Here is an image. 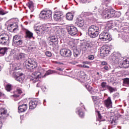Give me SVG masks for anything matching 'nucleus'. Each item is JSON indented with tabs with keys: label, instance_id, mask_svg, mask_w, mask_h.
<instances>
[{
	"label": "nucleus",
	"instance_id": "obj_1",
	"mask_svg": "<svg viewBox=\"0 0 129 129\" xmlns=\"http://www.w3.org/2000/svg\"><path fill=\"white\" fill-rule=\"evenodd\" d=\"M100 28L98 26H91L89 28L88 34L91 38H96L99 35Z\"/></svg>",
	"mask_w": 129,
	"mask_h": 129
},
{
	"label": "nucleus",
	"instance_id": "obj_2",
	"mask_svg": "<svg viewBox=\"0 0 129 129\" xmlns=\"http://www.w3.org/2000/svg\"><path fill=\"white\" fill-rule=\"evenodd\" d=\"M24 65L26 67V68L29 69V70H33V69H35V68L38 67V63L37 61L31 59L26 60L24 63Z\"/></svg>",
	"mask_w": 129,
	"mask_h": 129
},
{
	"label": "nucleus",
	"instance_id": "obj_3",
	"mask_svg": "<svg viewBox=\"0 0 129 129\" xmlns=\"http://www.w3.org/2000/svg\"><path fill=\"white\" fill-rule=\"evenodd\" d=\"M120 58H121V55L118 52H113L110 57V59L112 60V62L115 64H118V65L122 61Z\"/></svg>",
	"mask_w": 129,
	"mask_h": 129
},
{
	"label": "nucleus",
	"instance_id": "obj_4",
	"mask_svg": "<svg viewBox=\"0 0 129 129\" xmlns=\"http://www.w3.org/2000/svg\"><path fill=\"white\" fill-rule=\"evenodd\" d=\"M44 70L41 68H38V70L35 72H34L32 73L34 81H38L39 78H43L44 77V74L43 73Z\"/></svg>",
	"mask_w": 129,
	"mask_h": 129
},
{
	"label": "nucleus",
	"instance_id": "obj_5",
	"mask_svg": "<svg viewBox=\"0 0 129 129\" xmlns=\"http://www.w3.org/2000/svg\"><path fill=\"white\" fill-rule=\"evenodd\" d=\"M10 43V36L7 33H2L0 35V44L8 46Z\"/></svg>",
	"mask_w": 129,
	"mask_h": 129
},
{
	"label": "nucleus",
	"instance_id": "obj_6",
	"mask_svg": "<svg viewBox=\"0 0 129 129\" xmlns=\"http://www.w3.org/2000/svg\"><path fill=\"white\" fill-rule=\"evenodd\" d=\"M52 17V11L51 10H43L39 14V18L41 20H48Z\"/></svg>",
	"mask_w": 129,
	"mask_h": 129
},
{
	"label": "nucleus",
	"instance_id": "obj_7",
	"mask_svg": "<svg viewBox=\"0 0 129 129\" xmlns=\"http://www.w3.org/2000/svg\"><path fill=\"white\" fill-rule=\"evenodd\" d=\"M111 51V47L108 45L103 46L100 49V55L102 57H106Z\"/></svg>",
	"mask_w": 129,
	"mask_h": 129
},
{
	"label": "nucleus",
	"instance_id": "obj_8",
	"mask_svg": "<svg viewBox=\"0 0 129 129\" xmlns=\"http://www.w3.org/2000/svg\"><path fill=\"white\" fill-rule=\"evenodd\" d=\"M99 39L102 41H108V42L112 40V38L107 32H102L99 35Z\"/></svg>",
	"mask_w": 129,
	"mask_h": 129
},
{
	"label": "nucleus",
	"instance_id": "obj_9",
	"mask_svg": "<svg viewBox=\"0 0 129 129\" xmlns=\"http://www.w3.org/2000/svg\"><path fill=\"white\" fill-rule=\"evenodd\" d=\"M67 30L71 36H75L76 35H77V33H78L77 28L73 25L68 26L67 28Z\"/></svg>",
	"mask_w": 129,
	"mask_h": 129
},
{
	"label": "nucleus",
	"instance_id": "obj_10",
	"mask_svg": "<svg viewBox=\"0 0 129 129\" xmlns=\"http://www.w3.org/2000/svg\"><path fill=\"white\" fill-rule=\"evenodd\" d=\"M60 54L61 56H63V57H71L72 52L70 49L63 48L60 50Z\"/></svg>",
	"mask_w": 129,
	"mask_h": 129
},
{
	"label": "nucleus",
	"instance_id": "obj_11",
	"mask_svg": "<svg viewBox=\"0 0 129 129\" xmlns=\"http://www.w3.org/2000/svg\"><path fill=\"white\" fill-rule=\"evenodd\" d=\"M111 13H112L111 9H105L102 12V16L103 18L109 19L110 18H112V16H113V15L111 14Z\"/></svg>",
	"mask_w": 129,
	"mask_h": 129
},
{
	"label": "nucleus",
	"instance_id": "obj_12",
	"mask_svg": "<svg viewBox=\"0 0 129 129\" xmlns=\"http://www.w3.org/2000/svg\"><path fill=\"white\" fill-rule=\"evenodd\" d=\"M63 17V12L62 11H60L59 10L55 11L53 19L54 21H56L57 22L59 21H61V18Z\"/></svg>",
	"mask_w": 129,
	"mask_h": 129
},
{
	"label": "nucleus",
	"instance_id": "obj_13",
	"mask_svg": "<svg viewBox=\"0 0 129 129\" xmlns=\"http://www.w3.org/2000/svg\"><path fill=\"white\" fill-rule=\"evenodd\" d=\"M18 28V25L16 23L9 24L8 26V30H10L11 32H14V33H16V32L19 30Z\"/></svg>",
	"mask_w": 129,
	"mask_h": 129
},
{
	"label": "nucleus",
	"instance_id": "obj_14",
	"mask_svg": "<svg viewBox=\"0 0 129 129\" xmlns=\"http://www.w3.org/2000/svg\"><path fill=\"white\" fill-rule=\"evenodd\" d=\"M104 104L108 109L111 108L112 107V101H111V98L108 97L107 99L104 101Z\"/></svg>",
	"mask_w": 129,
	"mask_h": 129
},
{
	"label": "nucleus",
	"instance_id": "obj_15",
	"mask_svg": "<svg viewBox=\"0 0 129 129\" xmlns=\"http://www.w3.org/2000/svg\"><path fill=\"white\" fill-rule=\"evenodd\" d=\"M9 116V113H8V110L5 108L0 109V117L1 118H7Z\"/></svg>",
	"mask_w": 129,
	"mask_h": 129
},
{
	"label": "nucleus",
	"instance_id": "obj_16",
	"mask_svg": "<svg viewBox=\"0 0 129 129\" xmlns=\"http://www.w3.org/2000/svg\"><path fill=\"white\" fill-rule=\"evenodd\" d=\"M119 66L122 68H128L129 67V59H126L122 62H119Z\"/></svg>",
	"mask_w": 129,
	"mask_h": 129
},
{
	"label": "nucleus",
	"instance_id": "obj_17",
	"mask_svg": "<svg viewBox=\"0 0 129 129\" xmlns=\"http://www.w3.org/2000/svg\"><path fill=\"white\" fill-rule=\"evenodd\" d=\"M23 75H24L23 74H21L20 73H17L16 74V77H15V79L16 80H17V81H18L19 82H22V81H23V80H24V76H23Z\"/></svg>",
	"mask_w": 129,
	"mask_h": 129
},
{
	"label": "nucleus",
	"instance_id": "obj_18",
	"mask_svg": "<svg viewBox=\"0 0 129 129\" xmlns=\"http://www.w3.org/2000/svg\"><path fill=\"white\" fill-rule=\"evenodd\" d=\"M37 104H38V101L37 100H34L30 101L29 102V109H34V108H36Z\"/></svg>",
	"mask_w": 129,
	"mask_h": 129
},
{
	"label": "nucleus",
	"instance_id": "obj_19",
	"mask_svg": "<svg viewBox=\"0 0 129 129\" xmlns=\"http://www.w3.org/2000/svg\"><path fill=\"white\" fill-rule=\"evenodd\" d=\"M28 109V105L27 104H23L18 107V109L20 112H24Z\"/></svg>",
	"mask_w": 129,
	"mask_h": 129
},
{
	"label": "nucleus",
	"instance_id": "obj_20",
	"mask_svg": "<svg viewBox=\"0 0 129 129\" xmlns=\"http://www.w3.org/2000/svg\"><path fill=\"white\" fill-rule=\"evenodd\" d=\"M76 24L78 26V27H83L85 24V21L83 19H77Z\"/></svg>",
	"mask_w": 129,
	"mask_h": 129
},
{
	"label": "nucleus",
	"instance_id": "obj_21",
	"mask_svg": "<svg viewBox=\"0 0 129 129\" xmlns=\"http://www.w3.org/2000/svg\"><path fill=\"white\" fill-rule=\"evenodd\" d=\"M81 105H82V108H78L77 110L79 112V115L80 116V117H84V113L83 112V111H82L83 108H85L84 107V106H83V104H81Z\"/></svg>",
	"mask_w": 129,
	"mask_h": 129
},
{
	"label": "nucleus",
	"instance_id": "obj_22",
	"mask_svg": "<svg viewBox=\"0 0 129 129\" xmlns=\"http://www.w3.org/2000/svg\"><path fill=\"white\" fill-rule=\"evenodd\" d=\"M21 93H23L22 90L20 89H17L16 91V94L14 95V99L16 100V98H17L18 99H20V95H21Z\"/></svg>",
	"mask_w": 129,
	"mask_h": 129
},
{
	"label": "nucleus",
	"instance_id": "obj_23",
	"mask_svg": "<svg viewBox=\"0 0 129 129\" xmlns=\"http://www.w3.org/2000/svg\"><path fill=\"white\" fill-rule=\"evenodd\" d=\"M111 15H113L112 18H118L120 16V13L116 12L112 9H111Z\"/></svg>",
	"mask_w": 129,
	"mask_h": 129
},
{
	"label": "nucleus",
	"instance_id": "obj_24",
	"mask_svg": "<svg viewBox=\"0 0 129 129\" xmlns=\"http://www.w3.org/2000/svg\"><path fill=\"white\" fill-rule=\"evenodd\" d=\"M27 6L28 7L29 9H30L31 12H34V3L31 1H29L27 4Z\"/></svg>",
	"mask_w": 129,
	"mask_h": 129
},
{
	"label": "nucleus",
	"instance_id": "obj_25",
	"mask_svg": "<svg viewBox=\"0 0 129 129\" xmlns=\"http://www.w3.org/2000/svg\"><path fill=\"white\" fill-rule=\"evenodd\" d=\"M25 34L26 38H28V39H31V38H33V33L31 31L27 30L25 31Z\"/></svg>",
	"mask_w": 129,
	"mask_h": 129
},
{
	"label": "nucleus",
	"instance_id": "obj_26",
	"mask_svg": "<svg viewBox=\"0 0 129 129\" xmlns=\"http://www.w3.org/2000/svg\"><path fill=\"white\" fill-rule=\"evenodd\" d=\"M93 100L95 104H99V103H100V98L99 97L93 96Z\"/></svg>",
	"mask_w": 129,
	"mask_h": 129
},
{
	"label": "nucleus",
	"instance_id": "obj_27",
	"mask_svg": "<svg viewBox=\"0 0 129 129\" xmlns=\"http://www.w3.org/2000/svg\"><path fill=\"white\" fill-rule=\"evenodd\" d=\"M50 42L52 43H58V38L56 36H51L49 37Z\"/></svg>",
	"mask_w": 129,
	"mask_h": 129
},
{
	"label": "nucleus",
	"instance_id": "obj_28",
	"mask_svg": "<svg viewBox=\"0 0 129 129\" xmlns=\"http://www.w3.org/2000/svg\"><path fill=\"white\" fill-rule=\"evenodd\" d=\"M8 48L7 47H0V56H4L6 54Z\"/></svg>",
	"mask_w": 129,
	"mask_h": 129
},
{
	"label": "nucleus",
	"instance_id": "obj_29",
	"mask_svg": "<svg viewBox=\"0 0 129 129\" xmlns=\"http://www.w3.org/2000/svg\"><path fill=\"white\" fill-rule=\"evenodd\" d=\"M97 113L98 116V118L97 119V121L99 122L100 123V122H102V121H105V119L102 118V116H101V115L99 113V111H97Z\"/></svg>",
	"mask_w": 129,
	"mask_h": 129
},
{
	"label": "nucleus",
	"instance_id": "obj_30",
	"mask_svg": "<svg viewBox=\"0 0 129 129\" xmlns=\"http://www.w3.org/2000/svg\"><path fill=\"white\" fill-rule=\"evenodd\" d=\"M113 27V24L111 22H108L105 26L106 29L107 30H110L112 29Z\"/></svg>",
	"mask_w": 129,
	"mask_h": 129
},
{
	"label": "nucleus",
	"instance_id": "obj_31",
	"mask_svg": "<svg viewBox=\"0 0 129 129\" xmlns=\"http://www.w3.org/2000/svg\"><path fill=\"white\" fill-rule=\"evenodd\" d=\"M73 17L74 15L71 13H67L66 15V18L68 20V21H72V20H73Z\"/></svg>",
	"mask_w": 129,
	"mask_h": 129
},
{
	"label": "nucleus",
	"instance_id": "obj_32",
	"mask_svg": "<svg viewBox=\"0 0 129 129\" xmlns=\"http://www.w3.org/2000/svg\"><path fill=\"white\" fill-rule=\"evenodd\" d=\"M50 28V26L48 25H43L41 26V29H42V32H44V31H46L48 32V29Z\"/></svg>",
	"mask_w": 129,
	"mask_h": 129
},
{
	"label": "nucleus",
	"instance_id": "obj_33",
	"mask_svg": "<svg viewBox=\"0 0 129 129\" xmlns=\"http://www.w3.org/2000/svg\"><path fill=\"white\" fill-rule=\"evenodd\" d=\"M86 47H84L83 45H81V48H82V50H83V51H85V50H86V47H87L88 48H92V44H90V43H86Z\"/></svg>",
	"mask_w": 129,
	"mask_h": 129
},
{
	"label": "nucleus",
	"instance_id": "obj_34",
	"mask_svg": "<svg viewBox=\"0 0 129 129\" xmlns=\"http://www.w3.org/2000/svg\"><path fill=\"white\" fill-rule=\"evenodd\" d=\"M123 85L124 86H129V78L123 79Z\"/></svg>",
	"mask_w": 129,
	"mask_h": 129
},
{
	"label": "nucleus",
	"instance_id": "obj_35",
	"mask_svg": "<svg viewBox=\"0 0 129 129\" xmlns=\"http://www.w3.org/2000/svg\"><path fill=\"white\" fill-rule=\"evenodd\" d=\"M80 50L78 49H75L74 50V55L75 57H77L79 55H80Z\"/></svg>",
	"mask_w": 129,
	"mask_h": 129
},
{
	"label": "nucleus",
	"instance_id": "obj_36",
	"mask_svg": "<svg viewBox=\"0 0 129 129\" xmlns=\"http://www.w3.org/2000/svg\"><path fill=\"white\" fill-rule=\"evenodd\" d=\"M42 26H34V30L36 31V33H39L40 32H42Z\"/></svg>",
	"mask_w": 129,
	"mask_h": 129
},
{
	"label": "nucleus",
	"instance_id": "obj_37",
	"mask_svg": "<svg viewBox=\"0 0 129 129\" xmlns=\"http://www.w3.org/2000/svg\"><path fill=\"white\" fill-rule=\"evenodd\" d=\"M26 58V54L25 53H20L18 55L17 59L19 60V59H24Z\"/></svg>",
	"mask_w": 129,
	"mask_h": 129
},
{
	"label": "nucleus",
	"instance_id": "obj_38",
	"mask_svg": "<svg viewBox=\"0 0 129 129\" xmlns=\"http://www.w3.org/2000/svg\"><path fill=\"white\" fill-rule=\"evenodd\" d=\"M9 13V11H6L4 9L0 8V16H5Z\"/></svg>",
	"mask_w": 129,
	"mask_h": 129
},
{
	"label": "nucleus",
	"instance_id": "obj_39",
	"mask_svg": "<svg viewBox=\"0 0 129 129\" xmlns=\"http://www.w3.org/2000/svg\"><path fill=\"white\" fill-rule=\"evenodd\" d=\"M53 73H55V71L52 70H48L46 72V73L43 75V77L45 76H47V75H50V74H53Z\"/></svg>",
	"mask_w": 129,
	"mask_h": 129
},
{
	"label": "nucleus",
	"instance_id": "obj_40",
	"mask_svg": "<svg viewBox=\"0 0 129 129\" xmlns=\"http://www.w3.org/2000/svg\"><path fill=\"white\" fill-rule=\"evenodd\" d=\"M13 43L16 45V46H20L23 44V41L20 39L17 41H14Z\"/></svg>",
	"mask_w": 129,
	"mask_h": 129
},
{
	"label": "nucleus",
	"instance_id": "obj_41",
	"mask_svg": "<svg viewBox=\"0 0 129 129\" xmlns=\"http://www.w3.org/2000/svg\"><path fill=\"white\" fill-rule=\"evenodd\" d=\"M107 89H108L111 93L114 91H115V89L110 86H107Z\"/></svg>",
	"mask_w": 129,
	"mask_h": 129
},
{
	"label": "nucleus",
	"instance_id": "obj_42",
	"mask_svg": "<svg viewBox=\"0 0 129 129\" xmlns=\"http://www.w3.org/2000/svg\"><path fill=\"white\" fill-rule=\"evenodd\" d=\"M19 40H21L20 39V36L19 35H15V36H14L13 40V42H16L17 41H19Z\"/></svg>",
	"mask_w": 129,
	"mask_h": 129
},
{
	"label": "nucleus",
	"instance_id": "obj_43",
	"mask_svg": "<svg viewBox=\"0 0 129 129\" xmlns=\"http://www.w3.org/2000/svg\"><path fill=\"white\" fill-rule=\"evenodd\" d=\"M86 88L89 91V92H91L93 90L92 87L90 86L89 85H86Z\"/></svg>",
	"mask_w": 129,
	"mask_h": 129
},
{
	"label": "nucleus",
	"instance_id": "obj_44",
	"mask_svg": "<svg viewBox=\"0 0 129 129\" xmlns=\"http://www.w3.org/2000/svg\"><path fill=\"white\" fill-rule=\"evenodd\" d=\"M101 86L102 88H107V86H108V85H106V82H103L101 83Z\"/></svg>",
	"mask_w": 129,
	"mask_h": 129
},
{
	"label": "nucleus",
	"instance_id": "obj_45",
	"mask_svg": "<svg viewBox=\"0 0 129 129\" xmlns=\"http://www.w3.org/2000/svg\"><path fill=\"white\" fill-rule=\"evenodd\" d=\"M83 15H84L85 17H89V16H92V13L90 12H84L83 13Z\"/></svg>",
	"mask_w": 129,
	"mask_h": 129
},
{
	"label": "nucleus",
	"instance_id": "obj_46",
	"mask_svg": "<svg viewBox=\"0 0 129 129\" xmlns=\"http://www.w3.org/2000/svg\"><path fill=\"white\" fill-rule=\"evenodd\" d=\"M81 3L83 4H89V3H91L92 0H80Z\"/></svg>",
	"mask_w": 129,
	"mask_h": 129
},
{
	"label": "nucleus",
	"instance_id": "obj_47",
	"mask_svg": "<svg viewBox=\"0 0 129 129\" xmlns=\"http://www.w3.org/2000/svg\"><path fill=\"white\" fill-rule=\"evenodd\" d=\"M6 89L7 90V91H11L12 90V85H7L6 86Z\"/></svg>",
	"mask_w": 129,
	"mask_h": 129
},
{
	"label": "nucleus",
	"instance_id": "obj_48",
	"mask_svg": "<svg viewBox=\"0 0 129 129\" xmlns=\"http://www.w3.org/2000/svg\"><path fill=\"white\" fill-rule=\"evenodd\" d=\"M80 77V78H82V79L85 78V73L83 72H81Z\"/></svg>",
	"mask_w": 129,
	"mask_h": 129
},
{
	"label": "nucleus",
	"instance_id": "obj_49",
	"mask_svg": "<svg viewBox=\"0 0 129 129\" xmlns=\"http://www.w3.org/2000/svg\"><path fill=\"white\" fill-rule=\"evenodd\" d=\"M78 67H80L81 68H87L88 69L89 67L88 66L83 64H79L78 65Z\"/></svg>",
	"mask_w": 129,
	"mask_h": 129
},
{
	"label": "nucleus",
	"instance_id": "obj_50",
	"mask_svg": "<svg viewBox=\"0 0 129 129\" xmlns=\"http://www.w3.org/2000/svg\"><path fill=\"white\" fill-rule=\"evenodd\" d=\"M45 55L47 57H52V53L50 51H46L45 52Z\"/></svg>",
	"mask_w": 129,
	"mask_h": 129
},
{
	"label": "nucleus",
	"instance_id": "obj_51",
	"mask_svg": "<svg viewBox=\"0 0 129 129\" xmlns=\"http://www.w3.org/2000/svg\"><path fill=\"white\" fill-rule=\"evenodd\" d=\"M101 65H102L103 66H107V63L106 62V61H102L101 62Z\"/></svg>",
	"mask_w": 129,
	"mask_h": 129
},
{
	"label": "nucleus",
	"instance_id": "obj_52",
	"mask_svg": "<svg viewBox=\"0 0 129 129\" xmlns=\"http://www.w3.org/2000/svg\"><path fill=\"white\" fill-rule=\"evenodd\" d=\"M88 59L89 60H93L94 59V56L93 55H91L88 56Z\"/></svg>",
	"mask_w": 129,
	"mask_h": 129
},
{
	"label": "nucleus",
	"instance_id": "obj_53",
	"mask_svg": "<svg viewBox=\"0 0 129 129\" xmlns=\"http://www.w3.org/2000/svg\"><path fill=\"white\" fill-rule=\"evenodd\" d=\"M83 64H84V65H89L90 64V62L87 61H83Z\"/></svg>",
	"mask_w": 129,
	"mask_h": 129
},
{
	"label": "nucleus",
	"instance_id": "obj_54",
	"mask_svg": "<svg viewBox=\"0 0 129 129\" xmlns=\"http://www.w3.org/2000/svg\"><path fill=\"white\" fill-rule=\"evenodd\" d=\"M5 93L2 92V91H0V97H5Z\"/></svg>",
	"mask_w": 129,
	"mask_h": 129
},
{
	"label": "nucleus",
	"instance_id": "obj_55",
	"mask_svg": "<svg viewBox=\"0 0 129 129\" xmlns=\"http://www.w3.org/2000/svg\"><path fill=\"white\" fill-rule=\"evenodd\" d=\"M69 44L72 47H74V46H75V44L74 42H73V41H70Z\"/></svg>",
	"mask_w": 129,
	"mask_h": 129
},
{
	"label": "nucleus",
	"instance_id": "obj_56",
	"mask_svg": "<svg viewBox=\"0 0 129 129\" xmlns=\"http://www.w3.org/2000/svg\"><path fill=\"white\" fill-rule=\"evenodd\" d=\"M103 69H104L105 70H106V71H108V70H109V67H108V66H105L103 68Z\"/></svg>",
	"mask_w": 129,
	"mask_h": 129
},
{
	"label": "nucleus",
	"instance_id": "obj_57",
	"mask_svg": "<svg viewBox=\"0 0 129 129\" xmlns=\"http://www.w3.org/2000/svg\"><path fill=\"white\" fill-rule=\"evenodd\" d=\"M116 123L115 120H114V119H113L111 122V123L112 124H115V123Z\"/></svg>",
	"mask_w": 129,
	"mask_h": 129
},
{
	"label": "nucleus",
	"instance_id": "obj_58",
	"mask_svg": "<svg viewBox=\"0 0 129 129\" xmlns=\"http://www.w3.org/2000/svg\"><path fill=\"white\" fill-rule=\"evenodd\" d=\"M114 96H115V97H119V94H118V93H116L114 94Z\"/></svg>",
	"mask_w": 129,
	"mask_h": 129
},
{
	"label": "nucleus",
	"instance_id": "obj_59",
	"mask_svg": "<svg viewBox=\"0 0 129 129\" xmlns=\"http://www.w3.org/2000/svg\"><path fill=\"white\" fill-rule=\"evenodd\" d=\"M29 50V51H32L33 49H34V47L33 46H30L28 47Z\"/></svg>",
	"mask_w": 129,
	"mask_h": 129
},
{
	"label": "nucleus",
	"instance_id": "obj_60",
	"mask_svg": "<svg viewBox=\"0 0 129 129\" xmlns=\"http://www.w3.org/2000/svg\"><path fill=\"white\" fill-rule=\"evenodd\" d=\"M2 127H3V122L0 120V129H2Z\"/></svg>",
	"mask_w": 129,
	"mask_h": 129
},
{
	"label": "nucleus",
	"instance_id": "obj_61",
	"mask_svg": "<svg viewBox=\"0 0 129 129\" xmlns=\"http://www.w3.org/2000/svg\"><path fill=\"white\" fill-rule=\"evenodd\" d=\"M55 63L56 64H58L59 65H62V64H63V63L60 62H58V61H55Z\"/></svg>",
	"mask_w": 129,
	"mask_h": 129
},
{
	"label": "nucleus",
	"instance_id": "obj_62",
	"mask_svg": "<svg viewBox=\"0 0 129 129\" xmlns=\"http://www.w3.org/2000/svg\"><path fill=\"white\" fill-rule=\"evenodd\" d=\"M71 63V64H73V65H76V64H77V62L72 61Z\"/></svg>",
	"mask_w": 129,
	"mask_h": 129
},
{
	"label": "nucleus",
	"instance_id": "obj_63",
	"mask_svg": "<svg viewBox=\"0 0 129 129\" xmlns=\"http://www.w3.org/2000/svg\"><path fill=\"white\" fill-rule=\"evenodd\" d=\"M14 69H15V70H20V68L16 67Z\"/></svg>",
	"mask_w": 129,
	"mask_h": 129
},
{
	"label": "nucleus",
	"instance_id": "obj_64",
	"mask_svg": "<svg viewBox=\"0 0 129 129\" xmlns=\"http://www.w3.org/2000/svg\"><path fill=\"white\" fill-rule=\"evenodd\" d=\"M127 39H128V40H126L125 42H129V37H127Z\"/></svg>",
	"mask_w": 129,
	"mask_h": 129
}]
</instances>
